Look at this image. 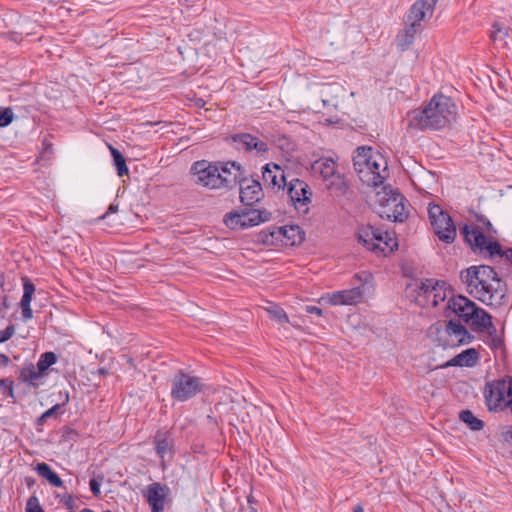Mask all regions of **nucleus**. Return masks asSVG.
<instances>
[{"label":"nucleus","instance_id":"f257e3e1","mask_svg":"<svg viewBox=\"0 0 512 512\" xmlns=\"http://www.w3.org/2000/svg\"><path fill=\"white\" fill-rule=\"evenodd\" d=\"M460 278L466 292L487 306L498 307L506 296V285L488 265H477L461 271Z\"/></svg>","mask_w":512,"mask_h":512},{"label":"nucleus","instance_id":"f03ea898","mask_svg":"<svg viewBox=\"0 0 512 512\" xmlns=\"http://www.w3.org/2000/svg\"><path fill=\"white\" fill-rule=\"evenodd\" d=\"M455 116V105L443 95H435L424 109L410 114V125L418 129H440L450 123Z\"/></svg>","mask_w":512,"mask_h":512},{"label":"nucleus","instance_id":"7ed1b4c3","mask_svg":"<svg viewBox=\"0 0 512 512\" xmlns=\"http://www.w3.org/2000/svg\"><path fill=\"white\" fill-rule=\"evenodd\" d=\"M353 165L361 181L368 186L378 187L389 176L386 158L371 147L357 148Z\"/></svg>","mask_w":512,"mask_h":512},{"label":"nucleus","instance_id":"20e7f679","mask_svg":"<svg viewBox=\"0 0 512 512\" xmlns=\"http://www.w3.org/2000/svg\"><path fill=\"white\" fill-rule=\"evenodd\" d=\"M374 205L381 218L402 222L407 218L404 197L391 187H382L376 191Z\"/></svg>","mask_w":512,"mask_h":512},{"label":"nucleus","instance_id":"39448f33","mask_svg":"<svg viewBox=\"0 0 512 512\" xmlns=\"http://www.w3.org/2000/svg\"><path fill=\"white\" fill-rule=\"evenodd\" d=\"M484 396L490 411L509 410L512 412V378L508 377L487 383Z\"/></svg>","mask_w":512,"mask_h":512},{"label":"nucleus","instance_id":"423d86ee","mask_svg":"<svg viewBox=\"0 0 512 512\" xmlns=\"http://www.w3.org/2000/svg\"><path fill=\"white\" fill-rule=\"evenodd\" d=\"M270 219V214L255 208H239L228 212L223 223L234 231L245 230L258 226Z\"/></svg>","mask_w":512,"mask_h":512},{"label":"nucleus","instance_id":"0eeeda50","mask_svg":"<svg viewBox=\"0 0 512 512\" xmlns=\"http://www.w3.org/2000/svg\"><path fill=\"white\" fill-rule=\"evenodd\" d=\"M312 169L322 177L328 189L334 190L339 194L347 192V180L343 174L338 172L336 162L332 158L324 157L316 160L312 165Z\"/></svg>","mask_w":512,"mask_h":512},{"label":"nucleus","instance_id":"6e6552de","mask_svg":"<svg viewBox=\"0 0 512 512\" xmlns=\"http://www.w3.org/2000/svg\"><path fill=\"white\" fill-rule=\"evenodd\" d=\"M430 224L437 237L446 243H452L456 238V227L448 212L437 204L428 208Z\"/></svg>","mask_w":512,"mask_h":512},{"label":"nucleus","instance_id":"1a4fd4ad","mask_svg":"<svg viewBox=\"0 0 512 512\" xmlns=\"http://www.w3.org/2000/svg\"><path fill=\"white\" fill-rule=\"evenodd\" d=\"M203 384L200 378L179 372L172 380L171 397L178 402H185L202 392Z\"/></svg>","mask_w":512,"mask_h":512},{"label":"nucleus","instance_id":"9d476101","mask_svg":"<svg viewBox=\"0 0 512 512\" xmlns=\"http://www.w3.org/2000/svg\"><path fill=\"white\" fill-rule=\"evenodd\" d=\"M191 173L197 184L210 189H221L222 182L219 178V168L217 163H211L206 160L197 161L191 168Z\"/></svg>","mask_w":512,"mask_h":512},{"label":"nucleus","instance_id":"9b49d317","mask_svg":"<svg viewBox=\"0 0 512 512\" xmlns=\"http://www.w3.org/2000/svg\"><path fill=\"white\" fill-rule=\"evenodd\" d=\"M353 97L354 93L349 92L343 85L330 84L323 91L322 102L325 107L345 112L352 106Z\"/></svg>","mask_w":512,"mask_h":512},{"label":"nucleus","instance_id":"f8f14e48","mask_svg":"<svg viewBox=\"0 0 512 512\" xmlns=\"http://www.w3.org/2000/svg\"><path fill=\"white\" fill-rule=\"evenodd\" d=\"M287 192L293 207L300 214H307L310 209L312 191L309 185L300 179H292L287 185Z\"/></svg>","mask_w":512,"mask_h":512},{"label":"nucleus","instance_id":"ddd939ff","mask_svg":"<svg viewBox=\"0 0 512 512\" xmlns=\"http://www.w3.org/2000/svg\"><path fill=\"white\" fill-rule=\"evenodd\" d=\"M463 234L467 243L473 248L479 250L480 253H487L490 256L500 254L499 244L487 238L480 230L475 227L465 226Z\"/></svg>","mask_w":512,"mask_h":512},{"label":"nucleus","instance_id":"4468645a","mask_svg":"<svg viewBox=\"0 0 512 512\" xmlns=\"http://www.w3.org/2000/svg\"><path fill=\"white\" fill-rule=\"evenodd\" d=\"M437 0H417L412 6L408 16V23L411 25L413 32L421 21L432 16Z\"/></svg>","mask_w":512,"mask_h":512},{"label":"nucleus","instance_id":"2eb2a0df","mask_svg":"<svg viewBox=\"0 0 512 512\" xmlns=\"http://www.w3.org/2000/svg\"><path fill=\"white\" fill-rule=\"evenodd\" d=\"M262 176L264 183L272 190L279 191L287 185L284 170L277 164H266Z\"/></svg>","mask_w":512,"mask_h":512},{"label":"nucleus","instance_id":"dca6fc26","mask_svg":"<svg viewBox=\"0 0 512 512\" xmlns=\"http://www.w3.org/2000/svg\"><path fill=\"white\" fill-rule=\"evenodd\" d=\"M219 168V178L222 182V188L236 185L241 181L243 171L240 164L236 162L217 163Z\"/></svg>","mask_w":512,"mask_h":512},{"label":"nucleus","instance_id":"f3484780","mask_svg":"<svg viewBox=\"0 0 512 512\" xmlns=\"http://www.w3.org/2000/svg\"><path fill=\"white\" fill-rule=\"evenodd\" d=\"M363 290L361 288H353L334 292L327 295V301L330 305H356L363 300Z\"/></svg>","mask_w":512,"mask_h":512},{"label":"nucleus","instance_id":"a211bd4d","mask_svg":"<svg viewBox=\"0 0 512 512\" xmlns=\"http://www.w3.org/2000/svg\"><path fill=\"white\" fill-rule=\"evenodd\" d=\"M240 199L247 206L258 202L262 197V188L259 182L252 179H243L240 182Z\"/></svg>","mask_w":512,"mask_h":512},{"label":"nucleus","instance_id":"6ab92c4d","mask_svg":"<svg viewBox=\"0 0 512 512\" xmlns=\"http://www.w3.org/2000/svg\"><path fill=\"white\" fill-rule=\"evenodd\" d=\"M476 303L468 297L458 295L451 298L448 302V307L464 322H469L475 308Z\"/></svg>","mask_w":512,"mask_h":512},{"label":"nucleus","instance_id":"aec40b11","mask_svg":"<svg viewBox=\"0 0 512 512\" xmlns=\"http://www.w3.org/2000/svg\"><path fill=\"white\" fill-rule=\"evenodd\" d=\"M398 248L396 238L388 233L379 230L377 240H374L371 246V252L377 256H388Z\"/></svg>","mask_w":512,"mask_h":512},{"label":"nucleus","instance_id":"412c9836","mask_svg":"<svg viewBox=\"0 0 512 512\" xmlns=\"http://www.w3.org/2000/svg\"><path fill=\"white\" fill-rule=\"evenodd\" d=\"M473 310L471 320L466 323L471 325L475 331L487 332L489 334L494 333L495 327L492 323L491 315L477 305Z\"/></svg>","mask_w":512,"mask_h":512},{"label":"nucleus","instance_id":"4be33fe9","mask_svg":"<svg viewBox=\"0 0 512 512\" xmlns=\"http://www.w3.org/2000/svg\"><path fill=\"white\" fill-rule=\"evenodd\" d=\"M281 229V241L283 248L296 247L305 240V232L300 226L291 224L279 226Z\"/></svg>","mask_w":512,"mask_h":512},{"label":"nucleus","instance_id":"5701e85b","mask_svg":"<svg viewBox=\"0 0 512 512\" xmlns=\"http://www.w3.org/2000/svg\"><path fill=\"white\" fill-rule=\"evenodd\" d=\"M168 488L158 483H154L147 488V501L152 508V512H162L165 501L168 497Z\"/></svg>","mask_w":512,"mask_h":512},{"label":"nucleus","instance_id":"b1692460","mask_svg":"<svg viewBox=\"0 0 512 512\" xmlns=\"http://www.w3.org/2000/svg\"><path fill=\"white\" fill-rule=\"evenodd\" d=\"M190 48L194 49L197 53L208 55L210 47L214 46V36L211 34H204L198 29H194L188 34Z\"/></svg>","mask_w":512,"mask_h":512},{"label":"nucleus","instance_id":"393cba45","mask_svg":"<svg viewBox=\"0 0 512 512\" xmlns=\"http://www.w3.org/2000/svg\"><path fill=\"white\" fill-rule=\"evenodd\" d=\"M233 141L238 149L245 151L256 150L258 153H261L267 150L265 142L250 134L236 135L233 137Z\"/></svg>","mask_w":512,"mask_h":512},{"label":"nucleus","instance_id":"a878e982","mask_svg":"<svg viewBox=\"0 0 512 512\" xmlns=\"http://www.w3.org/2000/svg\"><path fill=\"white\" fill-rule=\"evenodd\" d=\"M416 300L422 306H437L439 301L444 300V296L441 295V291L436 287L422 285L419 287Z\"/></svg>","mask_w":512,"mask_h":512},{"label":"nucleus","instance_id":"bb28decb","mask_svg":"<svg viewBox=\"0 0 512 512\" xmlns=\"http://www.w3.org/2000/svg\"><path fill=\"white\" fill-rule=\"evenodd\" d=\"M479 361V353L475 348H469L454 356L444 367L460 366L473 367Z\"/></svg>","mask_w":512,"mask_h":512},{"label":"nucleus","instance_id":"cd10ccee","mask_svg":"<svg viewBox=\"0 0 512 512\" xmlns=\"http://www.w3.org/2000/svg\"><path fill=\"white\" fill-rule=\"evenodd\" d=\"M258 243L267 246L281 249V229L279 226H273L269 229L261 230L257 236Z\"/></svg>","mask_w":512,"mask_h":512},{"label":"nucleus","instance_id":"c85d7f7f","mask_svg":"<svg viewBox=\"0 0 512 512\" xmlns=\"http://www.w3.org/2000/svg\"><path fill=\"white\" fill-rule=\"evenodd\" d=\"M446 333L448 336L453 337L452 341L456 345L468 344L473 339V336L462 324L454 321H449L447 323Z\"/></svg>","mask_w":512,"mask_h":512},{"label":"nucleus","instance_id":"c756f323","mask_svg":"<svg viewBox=\"0 0 512 512\" xmlns=\"http://www.w3.org/2000/svg\"><path fill=\"white\" fill-rule=\"evenodd\" d=\"M34 470L40 477L46 479L50 485H52L54 487H62L63 486L62 479L59 477V475L55 471H53L51 469V467L47 463H45V462L37 463Z\"/></svg>","mask_w":512,"mask_h":512},{"label":"nucleus","instance_id":"7c9ffc66","mask_svg":"<svg viewBox=\"0 0 512 512\" xmlns=\"http://www.w3.org/2000/svg\"><path fill=\"white\" fill-rule=\"evenodd\" d=\"M379 230L370 225H363L358 229L357 237L359 242L371 251L374 240H377Z\"/></svg>","mask_w":512,"mask_h":512},{"label":"nucleus","instance_id":"2f4dec72","mask_svg":"<svg viewBox=\"0 0 512 512\" xmlns=\"http://www.w3.org/2000/svg\"><path fill=\"white\" fill-rule=\"evenodd\" d=\"M68 402H69V394L66 393L65 400L62 404H55L54 406H52L51 408L46 410L44 413H42L40 417L37 418L36 430L41 431L42 426L46 423V421L49 418H52V417L56 418L59 414H61L62 413L61 408Z\"/></svg>","mask_w":512,"mask_h":512},{"label":"nucleus","instance_id":"473e14b6","mask_svg":"<svg viewBox=\"0 0 512 512\" xmlns=\"http://www.w3.org/2000/svg\"><path fill=\"white\" fill-rule=\"evenodd\" d=\"M43 373L40 372L38 369L35 368L33 364H29L27 366H24L20 370V379L24 383H27L29 385H35V382L42 377Z\"/></svg>","mask_w":512,"mask_h":512},{"label":"nucleus","instance_id":"72a5a7b5","mask_svg":"<svg viewBox=\"0 0 512 512\" xmlns=\"http://www.w3.org/2000/svg\"><path fill=\"white\" fill-rule=\"evenodd\" d=\"M57 359V355L52 351L42 353L37 362V369L44 374L52 365L57 362Z\"/></svg>","mask_w":512,"mask_h":512},{"label":"nucleus","instance_id":"f704fd0d","mask_svg":"<svg viewBox=\"0 0 512 512\" xmlns=\"http://www.w3.org/2000/svg\"><path fill=\"white\" fill-rule=\"evenodd\" d=\"M35 292V285L28 278H23V296L20 301V306H31L33 294Z\"/></svg>","mask_w":512,"mask_h":512},{"label":"nucleus","instance_id":"c9c22d12","mask_svg":"<svg viewBox=\"0 0 512 512\" xmlns=\"http://www.w3.org/2000/svg\"><path fill=\"white\" fill-rule=\"evenodd\" d=\"M460 419L472 430L478 431L483 428V422L469 410L462 411L460 413Z\"/></svg>","mask_w":512,"mask_h":512},{"label":"nucleus","instance_id":"e433bc0d","mask_svg":"<svg viewBox=\"0 0 512 512\" xmlns=\"http://www.w3.org/2000/svg\"><path fill=\"white\" fill-rule=\"evenodd\" d=\"M109 148L113 156L115 166L117 167L118 175L123 176L124 174H128V168L123 155L112 146H109Z\"/></svg>","mask_w":512,"mask_h":512},{"label":"nucleus","instance_id":"4c0bfd02","mask_svg":"<svg viewBox=\"0 0 512 512\" xmlns=\"http://www.w3.org/2000/svg\"><path fill=\"white\" fill-rule=\"evenodd\" d=\"M14 119L13 111L10 108H0V127H6Z\"/></svg>","mask_w":512,"mask_h":512},{"label":"nucleus","instance_id":"58836bf2","mask_svg":"<svg viewBox=\"0 0 512 512\" xmlns=\"http://www.w3.org/2000/svg\"><path fill=\"white\" fill-rule=\"evenodd\" d=\"M26 512H45L36 496H31L26 503Z\"/></svg>","mask_w":512,"mask_h":512},{"label":"nucleus","instance_id":"ea45409f","mask_svg":"<svg viewBox=\"0 0 512 512\" xmlns=\"http://www.w3.org/2000/svg\"><path fill=\"white\" fill-rule=\"evenodd\" d=\"M60 498V502L71 512H74L76 509L75 500L72 495L68 493H64L63 495L58 496Z\"/></svg>","mask_w":512,"mask_h":512},{"label":"nucleus","instance_id":"a19ab883","mask_svg":"<svg viewBox=\"0 0 512 512\" xmlns=\"http://www.w3.org/2000/svg\"><path fill=\"white\" fill-rule=\"evenodd\" d=\"M103 480V476L98 475L97 477H93L89 481L90 490L94 496L100 495V487Z\"/></svg>","mask_w":512,"mask_h":512},{"label":"nucleus","instance_id":"79ce46f5","mask_svg":"<svg viewBox=\"0 0 512 512\" xmlns=\"http://www.w3.org/2000/svg\"><path fill=\"white\" fill-rule=\"evenodd\" d=\"M15 333L14 325H8L4 330L0 331V343L8 341Z\"/></svg>","mask_w":512,"mask_h":512},{"label":"nucleus","instance_id":"37998d69","mask_svg":"<svg viewBox=\"0 0 512 512\" xmlns=\"http://www.w3.org/2000/svg\"><path fill=\"white\" fill-rule=\"evenodd\" d=\"M133 381L135 385L143 386L146 383V374L142 373L140 369L135 367Z\"/></svg>","mask_w":512,"mask_h":512},{"label":"nucleus","instance_id":"c03bdc74","mask_svg":"<svg viewBox=\"0 0 512 512\" xmlns=\"http://www.w3.org/2000/svg\"><path fill=\"white\" fill-rule=\"evenodd\" d=\"M275 317L282 323H288L289 317L283 309H277L274 312Z\"/></svg>","mask_w":512,"mask_h":512},{"label":"nucleus","instance_id":"a18cd8bd","mask_svg":"<svg viewBox=\"0 0 512 512\" xmlns=\"http://www.w3.org/2000/svg\"><path fill=\"white\" fill-rule=\"evenodd\" d=\"M13 380L9 379L8 383L5 386L4 394L9 398H14V388H13Z\"/></svg>","mask_w":512,"mask_h":512},{"label":"nucleus","instance_id":"49530a36","mask_svg":"<svg viewBox=\"0 0 512 512\" xmlns=\"http://www.w3.org/2000/svg\"><path fill=\"white\" fill-rule=\"evenodd\" d=\"M22 310V317L24 320H29L33 317L31 306H20Z\"/></svg>","mask_w":512,"mask_h":512},{"label":"nucleus","instance_id":"de8ad7c7","mask_svg":"<svg viewBox=\"0 0 512 512\" xmlns=\"http://www.w3.org/2000/svg\"><path fill=\"white\" fill-rule=\"evenodd\" d=\"M117 211H118V204L112 203L108 207V210L106 211V213L103 214L102 216H100L99 219H105V218L109 217L111 214L116 213Z\"/></svg>","mask_w":512,"mask_h":512},{"label":"nucleus","instance_id":"09e8293b","mask_svg":"<svg viewBox=\"0 0 512 512\" xmlns=\"http://www.w3.org/2000/svg\"><path fill=\"white\" fill-rule=\"evenodd\" d=\"M169 450V444L166 441L159 442L157 444V452L160 455H164Z\"/></svg>","mask_w":512,"mask_h":512},{"label":"nucleus","instance_id":"8fccbe9b","mask_svg":"<svg viewBox=\"0 0 512 512\" xmlns=\"http://www.w3.org/2000/svg\"><path fill=\"white\" fill-rule=\"evenodd\" d=\"M306 311L310 314H316L317 316H322L323 314L322 310L316 306H307Z\"/></svg>","mask_w":512,"mask_h":512},{"label":"nucleus","instance_id":"3c124183","mask_svg":"<svg viewBox=\"0 0 512 512\" xmlns=\"http://www.w3.org/2000/svg\"><path fill=\"white\" fill-rule=\"evenodd\" d=\"M10 362V358L7 355L0 353V368L7 367Z\"/></svg>","mask_w":512,"mask_h":512},{"label":"nucleus","instance_id":"603ef678","mask_svg":"<svg viewBox=\"0 0 512 512\" xmlns=\"http://www.w3.org/2000/svg\"><path fill=\"white\" fill-rule=\"evenodd\" d=\"M8 380L9 378H0V387H4L6 386V384L8 383Z\"/></svg>","mask_w":512,"mask_h":512},{"label":"nucleus","instance_id":"864d4df0","mask_svg":"<svg viewBox=\"0 0 512 512\" xmlns=\"http://www.w3.org/2000/svg\"><path fill=\"white\" fill-rule=\"evenodd\" d=\"M353 512H365V511H364V509H363V507H362V506L357 505V506L354 508Z\"/></svg>","mask_w":512,"mask_h":512},{"label":"nucleus","instance_id":"5fc2aeb1","mask_svg":"<svg viewBox=\"0 0 512 512\" xmlns=\"http://www.w3.org/2000/svg\"><path fill=\"white\" fill-rule=\"evenodd\" d=\"M6 302H7V297H6V296H4V297L2 298V305L4 306V308H6V307H7V303H6Z\"/></svg>","mask_w":512,"mask_h":512},{"label":"nucleus","instance_id":"6e6d98bb","mask_svg":"<svg viewBox=\"0 0 512 512\" xmlns=\"http://www.w3.org/2000/svg\"><path fill=\"white\" fill-rule=\"evenodd\" d=\"M338 121H339V118L327 119V122H329V123H338Z\"/></svg>","mask_w":512,"mask_h":512},{"label":"nucleus","instance_id":"4d7b16f0","mask_svg":"<svg viewBox=\"0 0 512 512\" xmlns=\"http://www.w3.org/2000/svg\"><path fill=\"white\" fill-rule=\"evenodd\" d=\"M4 285V277L3 275H0V288H2Z\"/></svg>","mask_w":512,"mask_h":512},{"label":"nucleus","instance_id":"13d9d810","mask_svg":"<svg viewBox=\"0 0 512 512\" xmlns=\"http://www.w3.org/2000/svg\"><path fill=\"white\" fill-rule=\"evenodd\" d=\"M80 512H94V511H92L91 509H88V508H84Z\"/></svg>","mask_w":512,"mask_h":512}]
</instances>
